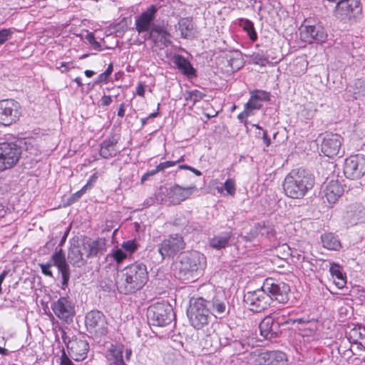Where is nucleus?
<instances>
[{"instance_id": "473e14b6", "label": "nucleus", "mask_w": 365, "mask_h": 365, "mask_svg": "<svg viewBox=\"0 0 365 365\" xmlns=\"http://www.w3.org/2000/svg\"><path fill=\"white\" fill-rule=\"evenodd\" d=\"M232 234L231 232H225L209 240V244L210 247L216 250H220L225 248L232 237Z\"/></svg>"}, {"instance_id": "4c0bfd02", "label": "nucleus", "mask_w": 365, "mask_h": 365, "mask_svg": "<svg viewBox=\"0 0 365 365\" xmlns=\"http://www.w3.org/2000/svg\"><path fill=\"white\" fill-rule=\"evenodd\" d=\"M128 254L123 250L121 248L113 249L111 252L108 254L107 259L113 260L117 264H119L123 262L128 257Z\"/></svg>"}, {"instance_id": "a19ab883", "label": "nucleus", "mask_w": 365, "mask_h": 365, "mask_svg": "<svg viewBox=\"0 0 365 365\" xmlns=\"http://www.w3.org/2000/svg\"><path fill=\"white\" fill-rule=\"evenodd\" d=\"M138 245L134 240L123 242L120 247V248L128 254V257L134 253L138 250Z\"/></svg>"}, {"instance_id": "dca6fc26", "label": "nucleus", "mask_w": 365, "mask_h": 365, "mask_svg": "<svg viewBox=\"0 0 365 365\" xmlns=\"http://www.w3.org/2000/svg\"><path fill=\"white\" fill-rule=\"evenodd\" d=\"M342 138L340 135L333 133H326L322 135L321 152L329 158L336 156L340 151Z\"/></svg>"}, {"instance_id": "c03bdc74", "label": "nucleus", "mask_w": 365, "mask_h": 365, "mask_svg": "<svg viewBox=\"0 0 365 365\" xmlns=\"http://www.w3.org/2000/svg\"><path fill=\"white\" fill-rule=\"evenodd\" d=\"M360 212L359 213H356L355 210V206L351 205L349 207V210L346 211V217H351V222L356 223V220H359V215Z\"/></svg>"}, {"instance_id": "bf43d9fd", "label": "nucleus", "mask_w": 365, "mask_h": 365, "mask_svg": "<svg viewBox=\"0 0 365 365\" xmlns=\"http://www.w3.org/2000/svg\"><path fill=\"white\" fill-rule=\"evenodd\" d=\"M9 272L7 270H4L1 274H0V294L1 293V284L4 280V279L6 278V277L7 276Z\"/></svg>"}, {"instance_id": "0e129e2a", "label": "nucleus", "mask_w": 365, "mask_h": 365, "mask_svg": "<svg viewBox=\"0 0 365 365\" xmlns=\"http://www.w3.org/2000/svg\"><path fill=\"white\" fill-rule=\"evenodd\" d=\"M189 170L192 172L197 176H200L202 175V173L200 170H197L195 168H192L191 166H190V169Z\"/></svg>"}, {"instance_id": "9d476101", "label": "nucleus", "mask_w": 365, "mask_h": 365, "mask_svg": "<svg viewBox=\"0 0 365 365\" xmlns=\"http://www.w3.org/2000/svg\"><path fill=\"white\" fill-rule=\"evenodd\" d=\"M244 302L253 312H260L264 310L270 306L272 302L271 298L264 291L262 286L260 289L247 292L244 297Z\"/></svg>"}, {"instance_id": "f257e3e1", "label": "nucleus", "mask_w": 365, "mask_h": 365, "mask_svg": "<svg viewBox=\"0 0 365 365\" xmlns=\"http://www.w3.org/2000/svg\"><path fill=\"white\" fill-rule=\"evenodd\" d=\"M314 184L313 175L303 168L292 170L283 182V190L288 197L302 198Z\"/></svg>"}, {"instance_id": "423d86ee", "label": "nucleus", "mask_w": 365, "mask_h": 365, "mask_svg": "<svg viewBox=\"0 0 365 365\" xmlns=\"http://www.w3.org/2000/svg\"><path fill=\"white\" fill-rule=\"evenodd\" d=\"M174 317L172 306L165 301L151 304L147 312L148 320L153 326L165 327L172 322Z\"/></svg>"}, {"instance_id": "e2e57ef3", "label": "nucleus", "mask_w": 365, "mask_h": 365, "mask_svg": "<svg viewBox=\"0 0 365 365\" xmlns=\"http://www.w3.org/2000/svg\"><path fill=\"white\" fill-rule=\"evenodd\" d=\"M160 171H161L160 170H158V165H157L155 169L150 170V171H148L147 173H148L149 176H153V175L157 174L158 173H159Z\"/></svg>"}, {"instance_id": "a878e982", "label": "nucleus", "mask_w": 365, "mask_h": 365, "mask_svg": "<svg viewBox=\"0 0 365 365\" xmlns=\"http://www.w3.org/2000/svg\"><path fill=\"white\" fill-rule=\"evenodd\" d=\"M172 61L176 68L188 78H192L196 76V71L190 62L184 56L180 54H174L172 57Z\"/></svg>"}, {"instance_id": "49530a36", "label": "nucleus", "mask_w": 365, "mask_h": 365, "mask_svg": "<svg viewBox=\"0 0 365 365\" xmlns=\"http://www.w3.org/2000/svg\"><path fill=\"white\" fill-rule=\"evenodd\" d=\"M39 266H40L41 272L43 274L48 276V277H53V274L51 270V263L40 264Z\"/></svg>"}, {"instance_id": "e433bc0d", "label": "nucleus", "mask_w": 365, "mask_h": 365, "mask_svg": "<svg viewBox=\"0 0 365 365\" xmlns=\"http://www.w3.org/2000/svg\"><path fill=\"white\" fill-rule=\"evenodd\" d=\"M107 358L113 364L123 359V350L119 346L112 344L108 349Z\"/></svg>"}, {"instance_id": "37998d69", "label": "nucleus", "mask_w": 365, "mask_h": 365, "mask_svg": "<svg viewBox=\"0 0 365 365\" xmlns=\"http://www.w3.org/2000/svg\"><path fill=\"white\" fill-rule=\"evenodd\" d=\"M14 33V29L8 28V29H2L0 30V46L4 44L8 40L12 38V36Z\"/></svg>"}, {"instance_id": "052dcab7", "label": "nucleus", "mask_w": 365, "mask_h": 365, "mask_svg": "<svg viewBox=\"0 0 365 365\" xmlns=\"http://www.w3.org/2000/svg\"><path fill=\"white\" fill-rule=\"evenodd\" d=\"M113 71V63H110L107 67L106 70L104 71L108 76L111 75Z\"/></svg>"}, {"instance_id": "4be33fe9", "label": "nucleus", "mask_w": 365, "mask_h": 365, "mask_svg": "<svg viewBox=\"0 0 365 365\" xmlns=\"http://www.w3.org/2000/svg\"><path fill=\"white\" fill-rule=\"evenodd\" d=\"M53 265L58 268L59 273L61 274V284L62 289H65L68 286V283L70 279V269L69 266L66 262L65 254L61 249L56 252L51 257Z\"/></svg>"}, {"instance_id": "f3484780", "label": "nucleus", "mask_w": 365, "mask_h": 365, "mask_svg": "<svg viewBox=\"0 0 365 365\" xmlns=\"http://www.w3.org/2000/svg\"><path fill=\"white\" fill-rule=\"evenodd\" d=\"M301 39L308 43H324L327 38V34L321 25H306L302 26L300 31Z\"/></svg>"}, {"instance_id": "ddd939ff", "label": "nucleus", "mask_w": 365, "mask_h": 365, "mask_svg": "<svg viewBox=\"0 0 365 365\" xmlns=\"http://www.w3.org/2000/svg\"><path fill=\"white\" fill-rule=\"evenodd\" d=\"M20 105L13 99L0 101V124L9 125L20 115Z\"/></svg>"}, {"instance_id": "680f3d73", "label": "nucleus", "mask_w": 365, "mask_h": 365, "mask_svg": "<svg viewBox=\"0 0 365 365\" xmlns=\"http://www.w3.org/2000/svg\"><path fill=\"white\" fill-rule=\"evenodd\" d=\"M159 107H160V103L158 104V108H157V111L156 112H154V113H150L148 118V119L150 118H156L157 116L159 115Z\"/></svg>"}, {"instance_id": "4d7b16f0", "label": "nucleus", "mask_w": 365, "mask_h": 365, "mask_svg": "<svg viewBox=\"0 0 365 365\" xmlns=\"http://www.w3.org/2000/svg\"><path fill=\"white\" fill-rule=\"evenodd\" d=\"M262 140H263V142L266 147L269 146V145L271 144V140H270L269 138L268 137L267 133L266 130H263Z\"/></svg>"}, {"instance_id": "7c9ffc66", "label": "nucleus", "mask_w": 365, "mask_h": 365, "mask_svg": "<svg viewBox=\"0 0 365 365\" xmlns=\"http://www.w3.org/2000/svg\"><path fill=\"white\" fill-rule=\"evenodd\" d=\"M329 272L335 285L339 289H342L346 283V277L345 274L342 272V267L339 264L333 262L330 265Z\"/></svg>"}, {"instance_id": "6ab92c4d", "label": "nucleus", "mask_w": 365, "mask_h": 365, "mask_svg": "<svg viewBox=\"0 0 365 365\" xmlns=\"http://www.w3.org/2000/svg\"><path fill=\"white\" fill-rule=\"evenodd\" d=\"M67 349L69 356L76 361H80L86 358L89 344L86 340L74 339L68 341Z\"/></svg>"}, {"instance_id": "79ce46f5", "label": "nucleus", "mask_w": 365, "mask_h": 365, "mask_svg": "<svg viewBox=\"0 0 365 365\" xmlns=\"http://www.w3.org/2000/svg\"><path fill=\"white\" fill-rule=\"evenodd\" d=\"M205 95L198 90H191L186 92L185 95V99L186 101H190L194 104L200 100H202Z\"/></svg>"}, {"instance_id": "a211bd4d", "label": "nucleus", "mask_w": 365, "mask_h": 365, "mask_svg": "<svg viewBox=\"0 0 365 365\" xmlns=\"http://www.w3.org/2000/svg\"><path fill=\"white\" fill-rule=\"evenodd\" d=\"M157 10L155 6L151 5L135 18V29L139 34L150 32L153 26H157L154 24Z\"/></svg>"}, {"instance_id": "c9c22d12", "label": "nucleus", "mask_w": 365, "mask_h": 365, "mask_svg": "<svg viewBox=\"0 0 365 365\" xmlns=\"http://www.w3.org/2000/svg\"><path fill=\"white\" fill-rule=\"evenodd\" d=\"M240 26L246 31L252 41H255L257 39V34L255 31L254 24L251 21L246 19H241L240 20Z\"/></svg>"}, {"instance_id": "3c124183", "label": "nucleus", "mask_w": 365, "mask_h": 365, "mask_svg": "<svg viewBox=\"0 0 365 365\" xmlns=\"http://www.w3.org/2000/svg\"><path fill=\"white\" fill-rule=\"evenodd\" d=\"M86 39L95 48L101 46L100 43L96 40L95 36L92 33L88 34L86 36Z\"/></svg>"}, {"instance_id": "7ed1b4c3", "label": "nucleus", "mask_w": 365, "mask_h": 365, "mask_svg": "<svg viewBox=\"0 0 365 365\" xmlns=\"http://www.w3.org/2000/svg\"><path fill=\"white\" fill-rule=\"evenodd\" d=\"M148 280L146 265L141 262H135L121 271L118 282V289L124 294L133 293L143 288Z\"/></svg>"}, {"instance_id": "603ef678", "label": "nucleus", "mask_w": 365, "mask_h": 365, "mask_svg": "<svg viewBox=\"0 0 365 365\" xmlns=\"http://www.w3.org/2000/svg\"><path fill=\"white\" fill-rule=\"evenodd\" d=\"M177 164V162L174 161H165L163 163H160L158 165V170H160L161 171H163L164 170L169 168L170 167H173Z\"/></svg>"}, {"instance_id": "412c9836", "label": "nucleus", "mask_w": 365, "mask_h": 365, "mask_svg": "<svg viewBox=\"0 0 365 365\" xmlns=\"http://www.w3.org/2000/svg\"><path fill=\"white\" fill-rule=\"evenodd\" d=\"M81 246L85 252L86 258L95 257L106 250V240L101 237L97 239L86 237Z\"/></svg>"}, {"instance_id": "393cba45", "label": "nucleus", "mask_w": 365, "mask_h": 365, "mask_svg": "<svg viewBox=\"0 0 365 365\" xmlns=\"http://www.w3.org/2000/svg\"><path fill=\"white\" fill-rule=\"evenodd\" d=\"M195 188V186L182 187L178 185H173L168 193L170 202L174 205L180 203L192 194Z\"/></svg>"}, {"instance_id": "39448f33", "label": "nucleus", "mask_w": 365, "mask_h": 365, "mask_svg": "<svg viewBox=\"0 0 365 365\" xmlns=\"http://www.w3.org/2000/svg\"><path fill=\"white\" fill-rule=\"evenodd\" d=\"M297 322L302 324L304 322L303 319H287L285 310H282L279 312H273L269 315L265 317L259 325L260 334L266 339H272L277 336V331L274 329V326L277 329L280 324H290Z\"/></svg>"}, {"instance_id": "f8f14e48", "label": "nucleus", "mask_w": 365, "mask_h": 365, "mask_svg": "<svg viewBox=\"0 0 365 365\" xmlns=\"http://www.w3.org/2000/svg\"><path fill=\"white\" fill-rule=\"evenodd\" d=\"M344 173L347 178L358 179L365 175V155L357 154L346 158Z\"/></svg>"}, {"instance_id": "6e6d98bb", "label": "nucleus", "mask_w": 365, "mask_h": 365, "mask_svg": "<svg viewBox=\"0 0 365 365\" xmlns=\"http://www.w3.org/2000/svg\"><path fill=\"white\" fill-rule=\"evenodd\" d=\"M136 94L139 96L144 97L145 88L143 83H140L136 86Z\"/></svg>"}, {"instance_id": "cd10ccee", "label": "nucleus", "mask_w": 365, "mask_h": 365, "mask_svg": "<svg viewBox=\"0 0 365 365\" xmlns=\"http://www.w3.org/2000/svg\"><path fill=\"white\" fill-rule=\"evenodd\" d=\"M242 365H265L264 351L256 349L254 351L240 355Z\"/></svg>"}, {"instance_id": "4468645a", "label": "nucleus", "mask_w": 365, "mask_h": 365, "mask_svg": "<svg viewBox=\"0 0 365 365\" xmlns=\"http://www.w3.org/2000/svg\"><path fill=\"white\" fill-rule=\"evenodd\" d=\"M184 247L183 238L178 235H172L158 245V250L161 256V259H164L166 257H173Z\"/></svg>"}, {"instance_id": "8fccbe9b", "label": "nucleus", "mask_w": 365, "mask_h": 365, "mask_svg": "<svg viewBox=\"0 0 365 365\" xmlns=\"http://www.w3.org/2000/svg\"><path fill=\"white\" fill-rule=\"evenodd\" d=\"M252 115L251 113H250V111L247 110L245 108H244V110L242 112H241L238 115L237 118L240 122H244L245 124L247 123V120H245L247 117Z\"/></svg>"}, {"instance_id": "72a5a7b5", "label": "nucleus", "mask_w": 365, "mask_h": 365, "mask_svg": "<svg viewBox=\"0 0 365 365\" xmlns=\"http://www.w3.org/2000/svg\"><path fill=\"white\" fill-rule=\"evenodd\" d=\"M265 365H278L287 361L286 354L280 351H264Z\"/></svg>"}, {"instance_id": "b1692460", "label": "nucleus", "mask_w": 365, "mask_h": 365, "mask_svg": "<svg viewBox=\"0 0 365 365\" xmlns=\"http://www.w3.org/2000/svg\"><path fill=\"white\" fill-rule=\"evenodd\" d=\"M269 100V93L264 91L255 90L250 92V98L248 102L245 105V108L253 115H255V110H259L262 108V102Z\"/></svg>"}, {"instance_id": "6e6552de", "label": "nucleus", "mask_w": 365, "mask_h": 365, "mask_svg": "<svg viewBox=\"0 0 365 365\" xmlns=\"http://www.w3.org/2000/svg\"><path fill=\"white\" fill-rule=\"evenodd\" d=\"M262 286L271 298V302L275 300L279 303L285 304L289 300L290 288L287 283L269 277L264 281Z\"/></svg>"}, {"instance_id": "f03ea898", "label": "nucleus", "mask_w": 365, "mask_h": 365, "mask_svg": "<svg viewBox=\"0 0 365 365\" xmlns=\"http://www.w3.org/2000/svg\"><path fill=\"white\" fill-rule=\"evenodd\" d=\"M206 267L204 255L194 251L184 254L175 267V276L185 282H195Z\"/></svg>"}, {"instance_id": "f704fd0d", "label": "nucleus", "mask_w": 365, "mask_h": 365, "mask_svg": "<svg viewBox=\"0 0 365 365\" xmlns=\"http://www.w3.org/2000/svg\"><path fill=\"white\" fill-rule=\"evenodd\" d=\"M193 28L192 21L190 19H182L179 21V30L181 36L184 38H189L192 36Z\"/></svg>"}, {"instance_id": "aec40b11", "label": "nucleus", "mask_w": 365, "mask_h": 365, "mask_svg": "<svg viewBox=\"0 0 365 365\" xmlns=\"http://www.w3.org/2000/svg\"><path fill=\"white\" fill-rule=\"evenodd\" d=\"M149 38L151 39L155 46L161 50L169 46L172 43L170 33L164 26L160 25L152 27L149 32Z\"/></svg>"}, {"instance_id": "5fc2aeb1", "label": "nucleus", "mask_w": 365, "mask_h": 365, "mask_svg": "<svg viewBox=\"0 0 365 365\" xmlns=\"http://www.w3.org/2000/svg\"><path fill=\"white\" fill-rule=\"evenodd\" d=\"M112 98L110 96L104 95L101 98V106H108L112 103Z\"/></svg>"}, {"instance_id": "338daca9", "label": "nucleus", "mask_w": 365, "mask_h": 365, "mask_svg": "<svg viewBox=\"0 0 365 365\" xmlns=\"http://www.w3.org/2000/svg\"><path fill=\"white\" fill-rule=\"evenodd\" d=\"M0 354L6 356L9 354V351L6 349L0 346Z\"/></svg>"}, {"instance_id": "a18cd8bd", "label": "nucleus", "mask_w": 365, "mask_h": 365, "mask_svg": "<svg viewBox=\"0 0 365 365\" xmlns=\"http://www.w3.org/2000/svg\"><path fill=\"white\" fill-rule=\"evenodd\" d=\"M61 365H74L71 359L67 356L64 349L62 350V354L60 358Z\"/></svg>"}, {"instance_id": "c85d7f7f", "label": "nucleus", "mask_w": 365, "mask_h": 365, "mask_svg": "<svg viewBox=\"0 0 365 365\" xmlns=\"http://www.w3.org/2000/svg\"><path fill=\"white\" fill-rule=\"evenodd\" d=\"M118 140L112 136L103 140L101 144L100 155L103 158H110L117 155L116 144Z\"/></svg>"}, {"instance_id": "1a4fd4ad", "label": "nucleus", "mask_w": 365, "mask_h": 365, "mask_svg": "<svg viewBox=\"0 0 365 365\" xmlns=\"http://www.w3.org/2000/svg\"><path fill=\"white\" fill-rule=\"evenodd\" d=\"M362 11L359 0H340L334 10L335 16L341 21H350L357 18Z\"/></svg>"}, {"instance_id": "864d4df0", "label": "nucleus", "mask_w": 365, "mask_h": 365, "mask_svg": "<svg viewBox=\"0 0 365 365\" xmlns=\"http://www.w3.org/2000/svg\"><path fill=\"white\" fill-rule=\"evenodd\" d=\"M109 77L110 76H108L105 72H103L98 76L95 81V83L98 84L101 83H107Z\"/></svg>"}, {"instance_id": "9b49d317", "label": "nucleus", "mask_w": 365, "mask_h": 365, "mask_svg": "<svg viewBox=\"0 0 365 365\" xmlns=\"http://www.w3.org/2000/svg\"><path fill=\"white\" fill-rule=\"evenodd\" d=\"M85 324L91 334L96 336H103L107 334V321L105 315L100 311L92 310L88 312L85 317Z\"/></svg>"}, {"instance_id": "de8ad7c7", "label": "nucleus", "mask_w": 365, "mask_h": 365, "mask_svg": "<svg viewBox=\"0 0 365 365\" xmlns=\"http://www.w3.org/2000/svg\"><path fill=\"white\" fill-rule=\"evenodd\" d=\"M98 176L97 173H93L88 179L87 183L83 186V187H86V190H90L92 188L95 182H96Z\"/></svg>"}, {"instance_id": "13d9d810", "label": "nucleus", "mask_w": 365, "mask_h": 365, "mask_svg": "<svg viewBox=\"0 0 365 365\" xmlns=\"http://www.w3.org/2000/svg\"><path fill=\"white\" fill-rule=\"evenodd\" d=\"M125 103H122L118 110V116L120 118H123L125 116Z\"/></svg>"}, {"instance_id": "c756f323", "label": "nucleus", "mask_w": 365, "mask_h": 365, "mask_svg": "<svg viewBox=\"0 0 365 365\" xmlns=\"http://www.w3.org/2000/svg\"><path fill=\"white\" fill-rule=\"evenodd\" d=\"M209 308L211 310V315L215 317H222L228 312L227 304L225 299H220L218 296L214 297L212 300H207Z\"/></svg>"}, {"instance_id": "774afa93", "label": "nucleus", "mask_w": 365, "mask_h": 365, "mask_svg": "<svg viewBox=\"0 0 365 365\" xmlns=\"http://www.w3.org/2000/svg\"><path fill=\"white\" fill-rule=\"evenodd\" d=\"M74 81L77 83L78 86H83V83H82V81H81V78L80 77H76L75 79H74Z\"/></svg>"}, {"instance_id": "20e7f679", "label": "nucleus", "mask_w": 365, "mask_h": 365, "mask_svg": "<svg viewBox=\"0 0 365 365\" xmlns=\"http://www.w3.org/2000/svg\"><path fill=\"white\" fill-rule=\"evenodd\" d=\"M187 315L191 325L196 329L207 325L212 315L207 299L202 297L192 299Z\"/></svg>"}, {"instance_id": "bb28decb", "label": "nucleus", "mask_w": 365, "mask_h": 365, "mask_svg": "<svg viewBox=\"0 0 365 365\" xmlns=\"http://www.w3.org/2000/svg\"><path fill=\"white\" fill-rule=\"evenodd\" d=\"M85 252L80 245L73 244L69 248L68 259L69 262L76 267H81L86 263V259L84 258Z\"/></svg>"}, {"instance_id": "69168bd1", "label": "nucleus", "mask_w": 365, "mask_h": 365, "mask_svg": "<svg viewBox=\"0 0 365 365\" xmlns=\"http://www.w3.org/2000/svg\"><path fill=\"white\" fill-rule=\"evenodd\" d=\"M84 73L86 77L91 78L95 74V72L91 70H86Z\"/></svg>"}, {"instance_id": "2f4dec72", "label": "nucleus", "mask_w": 365, "mask_h": 365, "mask_svg": "<svg viewBox=\"0 0 365 365\" xmlns=\"http://www.w3.org/2000/svg\"><path fill=\"white\" fill-rule=\"evenodd\" d=\"M321 241L324 248L329 250L337 251L341 247L338 236L331 232L325 233L321 236Z\"/></svg>"}, {"instance_id": "5701e85b", "label": "nucleus", "mask_w": 365, "mask_h": 365, "mask_svg": "<svg viewBox=\"0 0 365 365\" xmlns=\"http://www.w3.org/2000/svg\"><path fill=\"white\" fill-rule=\"evenodd\" d=\"M344 192V186L338 180H331L323 189L324 198L329 204H334Z\"/></svg>"}, {"instance_id": "2eb2a0df", "label": "nucleus", "mask_w": 365, "mask_h": 365, "mask_svg": "<svg viewBox=\"0 0 365 365\" xmlns=\"http://www.w3.org/2000/svg\"><path fill=\"white\" fill-rule=\"evenodd\" d=\"M54 314L61 320L70 322L75 315L74 304L68 297H61L51 304Z\"/></svg>"}, {"instance_id": "58836bf2", "label": "nucleus", "mask_w": 365, "mask_h": 365, "mask_svg": "<svg viewBox=\"0 0 365 365\" xmlns=\"http://www.w3.org/2000/svg\"><path fill=\"white\" fill-rule=\"evenodd\" d=\"M217 192L220 194L225 190L227 195L234 196L236 192V182L233 178H228L225 180L222 187H217Z\"/></svg>"}, {"instance_id": "09e8293b", "label": "nucleus", "mask_w": 365, "mask_h": 365, "mask_svg": "<svg viewBox=\"0 0 365 365\" xmlns=\"http://www.w3.org/2000/svg\"><path fill=\"white\" fill-rule=\"evenodd\" d=\"M87 190H86V187H82L80 190L77 191L76 192L73 193L72 196L70 198L71 202H74L77 201L78 199H80L83 194L86 193Z\"/></svg>"}, {"instance_id": "ea45409f", "label": "nucleus", "mask_w": 365, "mask_h": 365, "mask_svg": "<svg viewBox=\"0 0 365 365\" xmlns=\"http://www.w3.org/2000/svg\"><path fill=\"white\" fill-rule=\"evenodd\" d=\"M250 61L260 66H264L269 63L268 58L262 53H252L250 57Z\"/></svg>"}, {"instance_id": "0eeeda50", "label": "nucleus", "mask_w": 365, "mask_h": 365, "mask_svg": "<svg viewBox=\"0 0 365 365\" xmlns=\"http://www.w3.org/2000/svg\"><path fill=\"white\" fill-rule=\"evenodd\" d=\"M21 151L16 141L0 140V171L14 167L21 158Z\"/></svg>"}]
</instances>
